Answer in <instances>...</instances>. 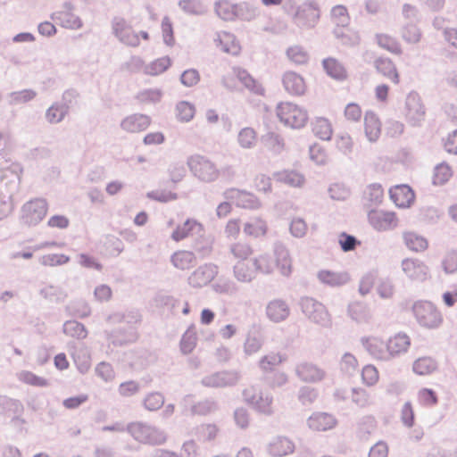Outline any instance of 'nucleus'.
Wrapping results in <instances>:
<instances>
[{
  "mask_svg": "<svg viewBox=\"0 0 457 457\" xmlns=\"http://www.w3.org/2000/svg\"><path fill=\"white\" fill-rule=\"evenodd\" d=\"M363 345L376 359L387 360L406 353L411 346V338L405 333H397L386 344L378 337H370L363 340Z\"/></svg>",
  "mask_w": 457,
  "mask_h": 457,
  "instance_id": "1",
  "label": "nucleus"
},
{
  "mask_svg": "<svg viewBox=\"0 0 457 457\" xmlns=\"http://www.w3.org/2000/svg\"><path fill=\"white\" fill-rule=\"evenodd\" d=\"M276 114L284 126L291 129H301L309 120L308 112L303 106L292 102L279 103L276 107Z\"/></svg>",
  "mask_w": 457,
  "mask_h": 457,
  "instance_id": "2",
  "label": "nucleus"
},
{
  "mask_svg": "<svg viewBox=\"0 0 457 457\" xmlns=\"http://www.w3.org/2000/svg\"><path fill=\"white\" fill-rule=\"evenodd\" d=\"M254 264L261 272L270 273L274 268L280 275L288 277L292 272V261L287 250L279 249L275 252L274 258L261 255L254 260Z\"/></svg>",
  "mask_w": 457,
  "mask_h": 457,
  "instance_id": "3",
  "label": "nucleus"
},
{
  "mask_svg": "<svg viewBox=\"0 0 457 457\" xmlns=\"http://www.w3.org/2000/svg\"><path fill=\"white\" fill-rule=\"evenodd\" d=\"M238 82L257 95L263 96L265 93L262 85L245 70L234 69L223 78V84L229 89L238 88Z\"/></svg>",
  "mask_w": 457,
  "mask_h": 457,
  "instance_id": "4",
  "label": "nucleus"
},
{
  "mask_svg": "<svg viewBox=\"0 0 457 457\" xmlns=\"http://www.w3.org/2000/svg\"><path fill=\"white\" fill-rule=\"evenodd\" d=\"M413 312L417 321L428 328L439 327L443 317L436 307L429 302H418L413 305Z\"/></svg>",
  "mask_w": 457,
  "mask_h": 457,
  "instance_id": "5",
  "label": "nucleus"
},
{
  "mask_svg": "<svg viewBox=\"0 0 457 457\" xmlns=\"http://www.w3.org/2000/svg\"><path fill=\"white\" fill-rule=\"evenodd\" d=\"M48 212L46 199L35 198L27 202L21 211V221L28 226H34L42 221Z\"/></svg>",
  "mask_w": 457,
  "mask_h": 457,
  "instance_id": "6",
  "label": "nucleus"
},
{
  "mask_svg": "<svg viewBox=\"0 0 457 457\" xmlns=\"http://www.w3.org/2000/svg\"><path fill=\"white\" fill-rule=\"evenodd\" d=\"M115 36L123 44L130 46H137L140 44L141 38L148 40L149 36L145 31L137 33L130 24L123 19H117L112 25Z\"/></svg>",
  "mask_w": 457,
  "mask_h": 457,
  "instance_id": "7",
  "label": "nucleus"
},
{
  "mask_svg": "<svg viewBox=\"0 0 457 457\" xmlns=\"http://www.w3.org/2000/svg\"><path fill=\"white\" fill-rule=\"evenodd\" d=\"M188 166L195 176L205 182L214 181L220 174L212 162L200 155L191 157Z\"/></svg>",
  "mask_w": 457,
  "mask_h": 457,
  "instance_id": "8",
  "label": "nucleus"
},
{
  "mask_svg": "<svg viewBox=\"0 0 457 457\" xmlns=\"http://www.w3.org/2000/svg\"><path fill=\"white\" fill-rule=\"evenodd\" d=\"M301 307L305 316L315 323L326 325L330 320L326 307L312 298H303L301 301Z\"/></svg>",
  "mask_w": 457,
  "mask_h": 457,
  "instance_id": "9",
  "label": "nucleus"
},
{
  "mask_svg": "<svg viewBox=\"0 0 457 457\" xmlns=\"http://www.w3.org/2000/svg\"><path fill=\"white\" fill-rule=\"evenodd\" d=\"M368 218L370 224L378 231L392 229L397 225V218L393 212L374 209L369 212Z\"/></svg>",
  "mask_w": 457,
  "mask_h": 457,
  "instance_id": "10",
  "label": "nucleus"
},
{
  "mask_svg": "<svg viewBox=\"0 0 457 457\" xmlns=\"http://www.w3.org/2000/svg\"><path fill=\"white\" fill-rule=\"evenodd\" d=\"M402 269L406 277L414 282H424L429 278L428 266L416 259H404Z\"/></svg>",
  "mask_w": 457,
  "mask_h": 457,
  "instance_id": "11",
  "label": "nucleus"
},
{
  "mask_svg": "<svg viewBox=\"0 0 457 457\" xmlns=\"http://www.w3.org/2000/svg\"><path fill=\"white\" fill-rule=\"evenodd\" d=\"M245 400L250 403L255 410L263 414L272 412V398L269 395H263L257 389L251 387L244 391Z\"/></svg>",
  "mask_w": 457,
  "mask_h": 457,
  "instance_id": "12",
  "label": "nucleus"
},
{
  "mask_svg": "<svg viewBox=\"0 0 457 457\" xmlns=\"http://www.w3.org/2000/svg\"><path fill=\"white\" fill-rule=\"evenodd\" d=\"M282 84L285 90L292 96H303L307 90L304 78L293 71H287L283 74Z\"/></svg>",
  "mask_w": 457,
  "mask_h": 457,
  "instance_id": "13",
  "label": "nucleus"
},
{
  "mask_svg": "<svg viewBox=\"0 0 457 457\" xmlns=\"http://www.w3.org/2000/svg\"><path fill=\"white\" fill-rule=\"evenodd\" d=\"M214 43L216 47L221 52L231 55H238L242 49L241 44L237 37L228 31L217 33Z\"/></svg>",
  "mask_w": 457,
  "mask_h": 457,
  "instance_id": "14",
  "label": "nucleus"
},
{
  "mask_svg": "<svg viewBox=\"0 0 457 457\" xmlns=\"http://www.w3.org/2000/svg\"><path fill=\"white\" fill-rule=\"evenodd\" d=\"M297 376L304 382L317 383L323 380L326 371L315 363L303 362L296 368Z\"/></svg>",
  "mask_w": 457,
  "mask_h": 457,
  "instance_id": "15",
  "label": "nucleus"
},
{
  "mask_svg": "<svg viewBox=\"0 0 457 457\" xmlns=\"http://www.w3.org/2000/svg\"><path fill=\"white\" fill-rule=\"evenodd\" d=\"M204 225L194 219H187L182 224L178 225L171 233V238L179 242L194 234L204 232Z\"/></svg>",
  "mask_w": 457,
  "mask_h": 457,
  "instance_id": "16",
  "label": "nucleus"
},
{
  "mask_svg": "<svg viewBox=\"0 0 457 457\" xmlns=\"http://www.w3.org/2000/svg\"><path fill=\"white\" fill-rule=\"evenodd\" d=\"M151 125V118L148 115L134 113L122 120L120 126L128 133H139L145 130Z\"/></svg>",
  "mask_w": 457,
  "mask_h": 457,
  "instance_id": "17",
  "label": "nucleus"
},
{
  "mask_svg": "<svg viewBox=\"0 0 457 457\" xmlns=\"http://www.w3.org/2000/svg\"><path fill=\"white\" fill-rule=\"evenodd\" d=\"M129 430L132 436L139 442L145 444H156L159 442L157 431L145 424L139 422L132 423L129 427Z\"/></svg>",
  "mask_w": 457,
  "mask_h": 457,
  "instance_id": "18",
  "label": "nucleus"
},
{
  "mask_svg": "<svg viewBox=\"0 0 457 457\" xmlns=\"http://www.w3.org/2000/svg\"><path fill=\"white\" fill-rule=\"evenodd\" d=\"M392 201L401 208L410 207L414 202L415 195L412 189L407 185H398L389 191Z\"/></svg>",
  "mask_w": 457,
  "mask_h": 457,
  "instance_id": "19",
  "label": "nucleus"
},
{
  "mask_svg": "<svg viewBox=\"0 0 457 457\" xmlns=\"http://www.w3.org/2000/svg\"><path fill=\"white\" fill-rule=\"evenodd\" d=\"M375 68L378 73L397 85L400 83V73L395 63L388 57H380L375 62Z\"/></svg>",
  "mask_w": 457,
  "mask_h": 457,
  "instance_id": "20",
  "label": "nucleus"
},
{
  "mask_svg": "<svg viewBox=\"0 0 457 457\" xmlns=\"http://www.w3.org/2000/svg\"><path fill=\"white\" fill-rule=\"evenodd\" d=\"M266 314L273 322L285 320L290 314V308L286 301L274 299L267 304Z\"/></svg>",
  "mask_w": 457,
  "mask_h": 457,
  "instance_id": "21",
  "label": "nucleus"
},
{
  "mask_svg": "<svg viewBox=\"0 0 457 457\" xmlns=\"http://www.w3.org/2000/svg\"><path fill=\"white\" fill-rule=\"evenodd\" d=\"M229 198L240 208L253 209L260 206L259 199L252 193L238 189L228 191Z\"/></svg>",
  "mask_w": 457,
  "mask_h": 457,
  "instance_id": "22",
  "label": "nucleus"
},
{
  "mask_svg": "<svg viewBox=\"0 0 457 457\" xmlns=\"http://www.w3.org/2000/svg\"><path fill=\"white\" fill-rule=\"evenodd\" d=\"M337 424L336 419L328 413H314L308 420V426L315 431H326L333 428Z\"/></svg>",
  "mask_w": 457,
  "mask_h": 457,
  "instance_id": "23",
  "label": "nucleus"
},
{
  "mask_svg": "<svg viewBox=\"0 0 457 457\" xmlns=\"http://www.w3.org/2000/svg\"><path fill=\"white\" fill-rule=\"evenodd\" d=\"M378 46L395 55L403 54V47L396 37L387 33H378L375 37Z\"/></svg>",
  "mask_w": 457,
  "mask_h": 457,
  "instance_id": "24",
  "label": "nucleus"
},
{
  "mask_svg": "<svg viewBox=\"0 0 457 457\" xmlns=\"http://www.w3.org/2000/svg\"><path fill=\"white\" fill-rule=\"evenodd\" d=\"M312 131L320 139L328 141L333 136L334 129L328 118L317 117L312 122Z\"/></svg>",
  "mask_w": 457,
  "mask_h": 457,
  "instance_id": "25",
  "label": "nucleus"
},
{
  "mask_svg": "<svg viewBox=\"0 0 457 457\" xmlns=\"http://www.w3.org/2000/svg\"><path fill=\"white\" fill-rule=\"evenodd\" d=\"M296 15L303 25L312 27L320 20V11L316 4L310 3L303 5L297 11Z\"/></svg>",
  "mask_w": 457,
  "mask_h": 457,
  "instance_id": "26",
  "label": "nucleus"
},
{
  "mask_svg": "<svg viewBox=\"0 0 457 457\" xmlns=\"http://www.w3.org/2000/svg\"><path fill=\"white\" fill-rule=\"evenodd\" d=\"M364 130L370 141H377L381 135V122L373 112H367L364 117Z\"/></svg>",
  "mask_w": 457,
  "mask_h": 457,
  "instance_id": "27",
  "label": "nucleus"
},
{
  "mask_svg": "<svg viewBox=\"0 0 457 457\" xmlns=\"http://www.w3.org/2000/svg\"><path fill=\"white\" fill-rule=\"evenodd\" d=\"M287 360L286 353L281 351L270 352L260 360L259 365L263 371H271Z\"/></svg>",
  "mask_w": 457,
  "mask_h": 457,
  "instance_id": "28",
  "label": "nucleus"
},
{
  "mask_svg": "<svg viewBox=\"0 0 457 457\" xmlns=\"http://www.w3.org/2000/svg\"><path fill=\"white\" fill-rule=\"evenodd\" d=\"M294 444L287 437H277L269 445V452L272 456L281 457L294 452Z\"/></svg>",
  "mask_w": 457,
  "mask_h": 457,
  "instance_id": "29",
  "label": "nucleus"
},
{
  "mask_svg": "<svg viewBox=\"0 0 457 457\" xmlns=\"http://www.w3.org/2000/svg\"><path fill=\"white\" fill-rule=\"evenodd\" d=\"M403 238L406 247L412 252H423L428 247V240L415 232H404Z\"/></svg>",
  "mask_w": 457,
  "mask_h": 457,
  "instance_id": "30",
  "label": "nucleus"
},
{
  "mask_svg": "<svg viewBox=\"0 0 457 457\" xmlns=\"http://www.w3.org/2000/svg\"><path fill=\"white\" fill-rule=\"evenodd\" d=\"M171 262L179 270H188L195 265V257L190 251L180 250L172 254Z\"/></svg>",
  "mask_w": 457,
  "mask_h": 457,
  "instance_id": "31",
  "label": "nucleus"
},
{
  "mask_svg": "<svg viewBox=\"0 0 457 457\" xmlns=\"http://www.w3.org/2000/svg\"><path fill=\"white\" fill-rule=\"evenodd\" d=\"M213 270L209 266H202L195 270L190 276V284L194 287L207 285L213 278Z\"/></svg>",
  "mask_w": 457,
  "mask_h": 457,
  "instance_id": "32",
  "label": "nucleus"
},
{
  "mask_svg": "<svg viewBox=\"0 0 457 457\" xmlns=\"http://www.w3.org/2000/svg\"><path fill=\"white\" fill-rule=\"evenodd\" d=\"M240 8L228 0H220L216 4L217 14L225 21L235 20L239 13Z\"/></svg>",
  "mask_w": 457,
  "mask_h": 457,
  "instance_id": "33",
  "label": "nucleus"
},
{
  "mask_svg": "<svg viewBox=\"0 0 457 457\" xmlns=\"http://www.w3.org/2000/svg\"><path fill=\"white\" fill-rule=\"evenodd\" d=\"M287 59L295 65H303L309 62L310 56L303 46L294 45L286 50Z\"/></svg>",
  "mask_w": 457,
  "mask_h": 457,
  "instance_id": "34",
  "label": "nucleus"
},
{
  "mask_svg": "<svg viewBox=\"0 0 457 457\" xmlns=\"http://www.w3.org/2000/svg\"><path fill=\"white\" fill-rule=\"evenodd\" d=\"M323 67L327 73L336 79H345L347 76L344 66L335 58L325 59Z\"/></svg>",
  "mask_w": 457,
  "mask_h": 457,
  "instance_id": "35",
  "label": "nucleus"
},
{
  "mask_svg": "<svg viewBox=\"0 0 457 457\" xmlns=\"http://www.w3.org/2000/svg\"><path fill=\"white\" fill-rule=\"evenodd\" d=\"M319 279L330 287H338L345 284L347 276L342 273H336L330 270H321L318 274Z\"/></svg>",
  "mask_w": 457,
  "mask_h": 457,
  "instance_id": "36",
  "label": "nucleus"
},
{
  "mask_svg": "<svg viewBox=\"0 0 457 457\" xmlns=\"http://www.w3.org/2000/svg\"><path fill=\"white\" fill-rule=\"evenodd\" d=\"M244 231L249 237H260L266 234L267 226L264 220L254 219L245 224Z\"/></svg>",
  "mask_w": 457,
  "mask_h": 457,
  "instance_id": "37",
  "label": "nucleus"
},
{
  "mask_svg": "<svg viewBox=\"0 0 457 457\" xmlns=\"http://www.w3.org/2000/svg\"><path fill=\"white\" fill-rule=\"evenodd\" d=\"M334 145L338 153L346 155L352 153L354 143L348 133H340L336 137Z\"/></svg>",
  "mask_w": 457,
  "mask_h": 457,
  "instance_id": "38",
  "label": "nucleus"
},
{
  "mask_svg": "<svg viewBox=\"0 0 457 457\" xmlns=\"http://www.w3.org/2000/svg\"><path fill=\"white\" fill-rule=\"evenodd\" d=\"M436 369V361L429 357H421L413 363V371L418 375H429Z\"/></svg>",
  "mask_w": 457,
  "mask_h": 457,
  "instance_id": "39",
  "label": "nucleus"
},
{
  "mask_svg": "<svg viewBox=\"0 0 457 457\" xmlns=\"http://www.w3.org/2000/svg\"><path fill=\"white\" fill-rule=\"evenodd\" d=\"M278 177L280 181L290 187H300L304 184L303 176L295 170H284Z\"/></svg>",
  "mask_w": 457,
  "mask_h": 457,
  "instance_id": "40",
  "label": "nucleus"
},
{
  "mask_svg": "<svg viewBox=\"0 0 457 457\" xmlns=\"http://www.w3.org/2000/svg\"><path fill=\"white\" fill-rule=\"evenodd\" d=\"M407 115L413 120H420L425 115V110L420 101L416 97H409L407 100Z\"/></svg>",
  "mask_w": 457,
  "mask_h": 457,
  "instance_id": "41",
  "label": "nucleus"
},
{
  "mask_svg": "<svg viewBox=\"0 0 457 457\" xmlns=\"http://www.w3.org/2000/svg\"><path fill=\"white\" fill-rule=\"evenodd\" d=\"M263 147L266 151L272 154H278L284 148V143L282 138L273 133H270L265 136L262 141Z\"/></svg>",
  "mask_w": 457,
  "mask_h": 457,
  "instance_id": "42",
  "label": "nucleus"
},
{
  "mask_svg": "<svg viewBox=\"0 0 457 457\" xmlns=\"http://www.w3.org/2000/svg\"><path fill=\"white\" fill-rule=\"evenodd\" d=\"M195 113V106L187 101L179 102L176 106V116L180 121L191 120Z\"/></svg>",
  "mask_w": 457,
  "mask_h": 457,
  "instance_id": "43",
  "label": "nucleus"
},
{
  "mask_svg": "<svg viewBox=\"0 0 457 457\" xmlns=\"http://www.w3.org/2000/svg\"><path fill=\"white\" fill-rule=\"evenodd\" d=\"M237 141L241 147L251 148L254 146L257 142V134L254 129L251 128H245L240 130Z\"/></svg>",
  "mask_w": 457,
  "mask_h": 457,
  "instance_id": "44",
  "label": "nucleus"
},
{
  "mask_svg": "<svg viewBox=\"0 0 457 457\" xmlns=\"http://www.w3.org/2000/svg\"><path fill=\"white\" fill-rule=\"evenodd\" d=\"M401 36L407 44H417L421 39L420 29L413 24L404 26L402 29Z\"/></svg>",
  "mask_w": 457,
  "mask_h": 457,
  "instance_id": "45",
  "label": "nucleus"
},
{
  "mask_svg": "<svg viewBox=\"0 0 457 457\" xmlns=\"http://www.w3.org/2000/svg\"><path fill=\"white\" fill-rule=\"evenodd\" d=\"M453 172L449 165L442 163L436 167L433 175V183L435 185H443L452 177Z\"/></svg>",
  "mask_w": 457,
  "mask_h": 457,
  "instance_id": "46",
  "label": "nucleus"
},
{
  "mask_svg": "<svg viewBox=\"0 0 457 457\" xmlns=\"http://www.w3.org/2000/svg\"><path fill=\"white\" fill-rule=\"evenodd\" d=\"M170 65V60L168 57L158 58L145 67V72L156 76L164 72Z\"/></svg>",
  "mask_w": 457,
  "mask_h": 457,
  "instance_id": "47",
  "label": "nucleus"
},
{
  "mask_svg": "<svg viewBox=\"0 0 457 457\" xmlns=\"http://www.w3.org/2000/svg\"><path fill=\"white\" fill-rule=\"evenodd\" d=\"M379 379V372L378 369L371 365H366L361 370V380L362 383L368 386H374Z\"/></svg>",
  "mask_w": 457,
  "mask_h": 457,
  "instance_id": "48",
  "label": "nucleus"
},
{
  "mask_svg": "<svg viewBox=\"0 0 457 457\" xmlns=\"http://www.w3.org/2000/svg\"><path fill=\"white\" fill-rule=\"evenodd\" d=\"M179 5L185 12L189 14H201L205 11L204 4L198 0H181Z\"/></svg>",
  "mask_w": 457,
  "mask_h": 457,
  "instance_id": "49",
  "label": "nucleus"
},
{
  "mask_svg": "<svg viewBox=\"0 0 457 457\" xmlns=\"http://www.w3.org/2000/svg\"><path fill=\"white\" fill-rule=\"evenodd\" d=\"M253 188L259 193H269L271 191V179L264 174L257 175L253 180Z\"/></svg>",
  "mask_w": 457,
  "mask_h": 457,
  "instance_id": "50",
  "label": "nucleus"
},
{
  "mask_svg": "<svg viewBox=\"0 0 457 457\" xmlns=\"http://www.w3.org/2000/svg\"><path fill=\"white\" fill-rule=\"evenodd\" d=\"M64 333L74 337L84 338L87 337L85 327L77 321H68L64 324Z\"/></svg>",
  "mask_w": 457,
  "mask_h": 457,
  "instance_id": "51",
  "label": "nucleus"
},
{
  "mask_svg": "<svg viewBox=\"0 0 457 457\" xmlns=\"http://www.w3.org/2000/svg\"><path fill=\"white\" fill-rule=\"evenodd\" d=\"M21 381L34 386H46L48 385L47 380L38 377L30 371H22L19 374Z\"/></svg>",
  "mask_w": 457,
  "mask_h": 457,
  "instance_id": "52",
  "label": "nucleus"
},
{
  "mask_svg": "<svg viewBox=\"0 0 457 457\" xmlns=\"http://www.w3.org/2000/svg\"><path fill=\"white\" fill-rule=\"evenodd\" d=\"M365 197L371 203L381 202L384 197V189L379 184L370 185L365 191Z\"/></svg>",
  "mask_w": 457,
  "mask_h": 457,
  "instance_id": "53",
  "label": "nucleus"
},
{
  "mask_svg": "<svg viewBox=\"0 0 457 457\" xmlns=\"http://www.w3.org/2000/svg\"><path fill=\"white\" fill-rule=\"evenodd\" d=\"M345 119L351 122H357L362 116L361 106L356 103L348 104L344 111Z\"/></svg>",
  "mask_w": 457,
  "mask_h": 457,
  "instance_id": "54",
  "label": "nucleus"
},
{
  "mask_svg": "<svg viewBox=\"0 0 457 457\" xmlns=\"http://www.w3.org/2000/svg\"><path fill=\"white\" fill-rule=\"evenodd\" d=\"M310 157L317 164H325L328 162V154L325 149L318 144L310 147Z\"/></svg>",
  "mask_w": 457,
  "mask_h": 457,
  "instance_id": "55",
  "label": "nucleus"
},
{
  "mask_svg": "<svg viewBox=\"0 0 457 457\" xmlns=\"http://www.w3.org/2000/svg\"><path fill=\"white\" fill-rule=\"evenodd\" d=\"M418 400L420 403L425 406H433L437 403L436 393L428 388H423L418 393Z\"/></svg>",
  "mask_w": 457,
  "mask_h": 457,
  "instance_id": "56",
  "label": "nucleus"
},
{
  "mask_svg": "<svg viewBox=\"0 0 457 457\" xmlns=\"http://www.w3.org/2000/svg\"><path fill=\"white\" fill-rule=\"evenodd\" d=\"M163 396L159 393L149 394L145 399V406L149 411H156L163 404Z\"/></svg>",
  "mask_w": 457,
  "mask_h": 457,
  "instance_id": "57",
  "label": "nucleus"
},
{
  "mask_svg": "<svg viewBox=\"0 0 457 457\" xmlns=\"http://www.w3.org/2000/svg\"><path fill=\"white\" fill-rule=\"evenodd\" d=\"M240 233V220L230 219L224 228V235L228 239H235Z\"/></svg>",
  "mask_w": 457,
  "mask_h": 457,
  "instance_id": "58",
  "label": "nucleus"
},
{
  "mask_svg": "<svg viewBox=\"0 0 457 457\" xmlns=\"http://www.w3.org/2000/svg\"><path fill=\"white\" fill-rule=\"evenodd\" d=\"M162 32L164 42L168 46H172L175 43L173 28L171 21L167 17H165L162 21Z\"/></svg>",
  "mask_w": 457,
  "mask_h": 457,
  "instance_id": "59",
  "label": "nucleus"
},
{
  "mask_svg": "<svg viewBox=\"0 0 457 457\" xmlns=\"http://www.w3.org/2000/svg\"><path fill=\"white\" fill-rule=\"evenodd\" d=\"M359 363L354 355L352 353H345L340 361V368L345 372L355 370Z\"/></svg>",
  "mask_w": 457,
  "mask_h": 457,
  "instance_id": "60",
  "label": "nucleus"
},
{
  "mask_svg": "<svg viewBox=\"0 0 457 457\" xmlns=\"http://www.w3.org/2000/svg\"><path fill=\"white\" fill-rule=\"evenodd\" d=\"M231 252L235 257L242 260L248 258L253 253L251 246L245 243H237L233 245Z\"/></svg>",
  "mask_w": 457,
  "mask_h": 457,
  "instance_id": "61",
  "label": "nucleus"
},
{
  "mask_svg": "<svg viewBox=\"0 0 457 457\" xmlns=\"http://www.w3.org/2000/svg\"><path fill=\"white\" fill-rule=\"evenodd\" d=\"M180 80L185 86L193 87L199 82L200 75L196 70L189 69L182 73Z\"/></svg>",
  "mask_w": 457,
  "mask_h": 457,
  "instance_id": "62",
  "label": "nucleus"
},
{
  "mask_svg": "<svg viewBox=\"0 0 457 457\" xmlns=\"http://www.w3.org/2000/svg\"><path fill=\"white\" fill-rule=\"evenodd\" d=\"M138 390V383L133 380L123 382L119 386V393L124 397L134 395Z\"/></svg>",
  "mask_w": 457,
  "mask_h": 457,
  "instance_id": "63",
  "label": "nucleus"
},
{
  "mask_svg": "<svg viewBox=\"0 0 457 457\" xmlns=\"http://www.w3.org/2000/svg\"><path fill=\"white\" fill-rule=\"evenodd\" d=\"M445 150L452 154H457V129L448 134L444 140Z\"/></svg>",
  "mask_w": 457,
  "mask_h": 457,
  "instance_id": "64",
  "label": "nucleus"
}]
</instances>
